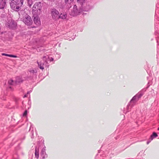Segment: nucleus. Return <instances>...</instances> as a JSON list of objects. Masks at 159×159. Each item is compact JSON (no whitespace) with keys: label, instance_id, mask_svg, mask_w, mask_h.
Returning <instances> with one entry per match:
<instances>
[{"label":"nucleus","instance_id":"obj_18","mask_svg":"<svg viewBox=\"0 0 159 159\" xmlns=\"http://www.w3.org/2000/svg\"><path fill=\"white\" fill-rule=\"evenodd\" d=\"M7 34V32L3 31L0 33V35H2V37H4Z\"/></svg>","mask_w":159,"mask_h":159},{"label":"nucleus","instance_id":"obj_11","mask_svg":"<svg viewBox=\"0 0 159 159\" xmlns=\"http://www.w3.org/2000/svg\"><path fill=\"white\" fill-rule=\"evenodd\" d=\"M6 4L5 0H0V9H3Z\"/></svg>","mask_w":159,"mask_h":159},{"label":"nucleus","instance_id":"obj_32","mask_svg":"<svg viewBox=\"0 0 159 159\" xmlns=\"http://www.w3.org/2000/svg\"><path fill=\"white\" fill-rule=\"evenodd\" d=\"M60 57V56H59L58 57V58H59Z\"/></svg>","mask_w":159,"mask_h":159},{"label":"nucleus","instance_id":"obj_1","mask_svg":"<svg viewBox=\"0 0 159 159\" xmlns=\"http://www.w3.org/2000/svg\"><path fill=\"white\" fill-rule=\"evenodd\" d=\"M78 2L81 5V10L82 11H88L93 8L89 2H86V0H77Z\"/></svg>","mask_w":159,"mask_h":159},{"label":"nucleus","instance_id":"obj_3","mask_svg":"<svg viewBox=\"0 0 159 159\" xmlns=\"http://www.w3.org/2000/svg\"><path fill=\"white\" fill-rule=\"evenodd\" d=\"M43 4L41 2H36L34 5L32 12L33 14L40 15L42 12Z\"/></svg>","mask_w":159,"mask_h":159},{"label":"nucleus","instance_id":"obj_5","mask_svg":"<svg viewBox=\"0 0 159 159\" xmlns=\"http://www.w3.org/2000/svg\"><path fill=\"white\" fill-rule=\"evenodd\" d=\"M49 58L48 56V55L44 56L43 57V60L44 61V62H39L38 61H37V63L38 64V67L39 68L42 70L44 69V66L45 64L48 63L47 60V59Z\"/></svg>","mask_w":159,"mask_h":159},{"label":"nucleus","instance_id":"obj_9","mask_svg":"<svg viewBox=\"0 0 159 159\" xmlns=\"http://www.w3.org/2000/svg\"><path fill=\"white\" fill-rule=\"evenodd\" d=\"M45 148V147L44 148L42 149L40 153V157L42 159H44L47 157V155L46 153V149Z\"/></svg>","mask_w":159,"mask_h":159},{"label":"nucleus","instance_id":"obj_28","mask_svg":"<svg viewBox=\"0 0 159 159\" xmlns=\"http://www.w3.org/2000/svg\"><path fill=\"white\" fill-rule=\"evenodd\" d=\"M157 44H159V39L157 40Z\"/></svg>","mask_w":159,"mask_h":159},{"label":"nucleus","instance_id":"obj_6","mask_svg":"<svg viewBox=\"0 0 159 159\" xmlns=\"http://www.w3.org/2000/svg\"><path fill=\"white\" fill-rule=\"evenodd\" d=\"M51 14L53 19L57 20L59 18V13L56 9H53L52 10Z\"/></svg>","mask_w":159,"mask_h":159},{"label":"nucleus","instance_id":"obj_30","mask_svg":"<svg viewBox=\"0 0 159 159\" xmlns=\"http://www.w3.org/2000/svg\"><path fill=\"white\" fill-rule=\"evenodd\" d=\"M13 26H14L15 25V24H14L13 23L12 24Z\"/></svg>","mask_w":159,"mask_h":159},{"label":"nucleus","instance_id":"obj_4","mask_svg":"<svg viewBox=\"0 0 159 159\" xmlns=\"http://www.w3.org/2000/svg\"><path fill=\"white\" fill-rule=\"evenodd\" d=\"M81 7L80 9L78 10L77 7L76 5H74L72 10L70 12L69 14L72 16H75L80 14L81 12Z\"/></svg>","mask_w":159,"mask_h":159},{"label":"nucleus","instance_id":"obj_27","mask_svg":"<svg viewBox=\"0 0 159 159\" xmlns=\"http://www.w3.org/2000/svg\"><path fill=\"white\" fill-rule=\"evenodd\" d=\"M49 59L50 61H52L53 60V58L52 57H51Z\"/></svg>","mask_w":159,"mask_h":159},{"label":"nucleus","instance_id":"obj_2","mask_svg":"<svg viewBox=\"0 0 159 159\" xmlns=\"http://www.w3.org/2000/svg\"><path fill=\"white\" fill-rule=\"evenodd\" d=\"M23 2V0H12L10 2L11 8L15 11H18L20 10Z\"/></svg>","mask_w":159,"mask_h":159},{"label":"nucleus","instance_id":"obj_24","mask_svg":"<svg viewBox=\"0 0 159 159\" xmlns=\"http://www.w3.org/2000/svg\"><path fill=\"white\" fill-rule=\"evenodd\" d=\"M31 92V91H28L27 93V94L25 95L24 96V98H25L27 96V95L28 94H30V93Z\"/></svg>","mask_w":159,"mask_h":159},{"label":"nucleus","instance_id":"obj_7","mask_svg":"<svg viewBox=\"0 0 159 159\" xmlns=\"http://www.w3.org/2000/svg\"><path fill=\"white\" fill-rule=\"evenodd\" d=\"M23 21L27 25H30L33 22L31 17L29 15H27L24 17Z\"/></svg>","mask_w":159,"mask_h":159},{"label":"nucleus","instance_id":"obj_15","mask_svg":"<svg viewBox=\"0 0 159 159\" xmlns=\"http://www.w3.org/2000/svg\"><path fill=\"white\" fill-rule=\"evenodd\" d=\"M28 5L29 6V7H31L32 4L33 3L32 0H26Z\"/></svg>","mask_w":159,"mask_h":159},{"label":"nucleus","instance_id":"obj_17","mask_svg":"<svg viewBox=\"0 0 159 159\" xmlns=\"http://www.w3.org/2000/svg\"><path fill=\"white\" fill-rule=\"evenodd\" d=\"M35 156L37 158H38L39 157V153L38 150L37 149V148H36L35 149Z\"/></svg>","mask_w":159,"mask_h":159},{"label":"nucleus","instance_id":"obj_23","mask_svg":"<svg viewBox=\"0 0 159 159\" xmlns=\"http://www.w3.org/2000/svg\"><path fill=\"white\" fill-rule=\"evenodd\" d=\"M13 82V81L12 80H10L8 81V83L10 85L12 84V83Z\"/></svg>","mask_w":159,"mask_h":159},{"label":"nucleus","instance_id":"obj_26","mask_svg":"<svg viewBox=\"0 0 159 159\" xmlns=\"http://www.w3.org/2000/svg\"><path fill=\"white\" fill-rule=\"evenodd\" d=\"M149 140H150L149 141H148L147 142V144H148L149 143L151 142V141L152 140H151L150 138L149 139Z\"/></svg>","mask_w":159,"mask_h":159},{"label":"nucleus","instance_id":"obj_12","mask_svg":"<svg viewBox=\"0 0 159 159\" xmlns=\"http://www.w3.org/2000/svg\"><path fill=\"white\" fill-rule=\"evenodd\" d=\"M139 98H137V96L135 95L131 99L130 101V102L131 103H134L137 102L139 100Z\"/></svg>","mask_w":159,"mask_h":159},{"label":"nucleus","instance_id":"obj_8","mask_svg":"<svg viewBox=\"0 0 159 159\" xmlns=\"http://www.w3.org/2000/svg\"><path fill=\"white\" fill-rule=\"evenodd\" d=\"M34 23L37 25H39L40 24V21L39 17L38 16L39 15L34 14Z\"/></svg>","mask_w":159,"mask_h":159},{"label":"nucleus","instance_id":"obj_20","mask_svg":"<svg viewBox=\"0 0 159 159\" xmlns=\"http://www.w3.org/2000/svg\"><path fill=\"white\" fill-rule=\"evenodd\" d=\"M143 94L141 92L139 93L138 94L136 95L137 96V98H139H139H140L143 96Z\"/></svg>","mask_w":159,"mask_h":159},{"label":"nucleus","instance_id":"obj_33","mask_svg":"<svg viewBox=\"0 0 159 159\" xmlns=\"http://www.w3.org/2000/svg\"><path fill=\"white\" fill-rule=\"evenodd\" d=\"M129 105L127 106V107H129Z\"/></svg>","mask_w":159,"mask_h":159},{"label":"nucleus","instance_id":"obj_10","mask_svg":"<svg viewBox=\"0 0 159 159\" xmlns=\"http://www.w3.org/2000/svg\"><path fill=\"white\" fill-rule=\"evenodd\" d=\"M74 0H65L66 7L68 8L70 7L71 6V3Z\"/></svg>","mask_w":159,"mask_h":159},{"label":"nucleus","instance_id":"obj_16","mask_svg":"<svg viewBox=\"0 0 159 159\" xmlns=\"http://www.w3.org/2000/svg\"><path fill=\"white\" fill-rule=\"evenodd\" d=\"M157 133L155 132H153V133L152 134L151 136V137H150L151 140H152L154 138L156 137H157Z\"/></svg>","mask_w":159,"mask_h":159},{"label":"nucleus","instance_id":"obj_22","mask_svg":"<svg viewBox=\"0 0 159 159\" xmlns=\"http://www.w3.org/2000/svg\"><path fill=\"white\" fill-rule=\"evenodd\" d=\"M20 78L19 77H17L16 78V82L20 83V82H22V81L21 79H20L19 80V79Z\"/></svg>","mask_w":159,"mask_h":159},{"label":"nucleus","instance_id":"obj_21","mask_svg":"<svg viewBox=\"0 0 159 159\" xmlns=\"http://www.w3.org/2000/svg\"><path fill=\"white\" fill-rule=\"evenodd\" d=\"M29 71L30 73L34 74V73H36L37 72V70L36 69L34 70L33 69H31L29 70Z\"/></svg>","mask_w":159,"mask_h":159},{"label":"nucleus","instance_id":"obj_25","mask_svg":"<svg viewBox=\"0 0 159 159\" xmlns=\"http://www.w3.org/2000/svg\"><path fill=\"white\" fill-rule=\"evenodd\" d=\"M27 114V111L26 110L24 112V113L23 114V116H25Z\"/></svg>","mask_w":159,"mask_h":159},{"label":"nucleus","instance_id":"obj_19","mask_svg":"<svg viewBox=\"0 0 159 159\" xmlns=\"http://www.w3.org/2000/svg\"><path fill=\"white\" fill-rule=\"evenodd\" d=\"M13 159H20L17 153L14 154L13 156Z\"/></svg>","mask_w":159,"mask_h":159},{"label":"nucleus","instance_id":"obj_29","mask_svg":"<svg viewBox=\"0 0 159 159\" xmlns=\"http://www.w3.org/2000/svg\"><path fill=\"white\" fill-rule=\"evenodd\" d=\"M9 27L10 28H12V27L11 26H10V25H9Z\"/></svg>","mask_w":159,"mask_h":159},{"label":"nucleus","instance_id":"obj_14","mask_svg":"<svg viewBox=\"0 0 159 159\" xmlns=\"http://www.w3.org/2000/svg\"><path fill=\"white\" fill-rule=\"evenodd\" d=\"M66 16L67 15L65 13H64L63 14H61L60 15L59 14V18H61L63 19L66 18Z\"/></svg>","mask_w":159,"mask_h":159},{"label":"nucleus","instance_id":"obj_31","mask_svg":"<svg viewBox=\"0 0 159 159\" xmlns=\"http://www.w3.org/2000/svg\"><path fill=\"white\" fill-rule=\"evenodd\" d=\"M48 1H53L54 0H48Z\"/></svg>","mask_w":159,"mask_h":159},{"label":"nucleus","instance_id":"obj_13","mask_svg":"<svg viewBox=\"0 0 159 159\" xmlns=\"http://www.w3.org/2000/svg\"><path fill=\"white\" fill-rule=\"evenodd\" d=\"M2 55L3 56H8V57H17L16 56H15V55H11V54H7L4 53H2Z\"/></svg>","mask_w":159,"mask_h":159},{"label":"nucleus","instance_id":"obj_34","mask_svg":"<svg viewBox=\"0 0 159 159\" xmlns=\"http://www.w3.org/2000/svg\"><path fill=\"white\" fill-rule=\"evenodd\" d=\"M158 130H159V127L158 129Z\"/></svg>","mask_w":159,"mask_h":159}]
</instances>
